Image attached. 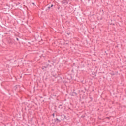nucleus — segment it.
I'll return each mask as SVG.
<instances>
[{
  "instance_id": "nucleus-1",
  "label": "nucleus",
  "mask_w": 126,
  "mask_h": 126,
  "mask_svg": "<svg viewBox=\"0 0 126 126\" xmlns=\"http://www.w3.org/2000/svg\"><path fill=\"white\" fill-rule=\"evenodd\" d=\"M53 66L54 63H52V65H50V64H48L46 63H44L42 64L41 69L44 70V71H46V70H52L53 68L52 67Z\"/></svg>"
},
{
  "instance_id": "nucleus-2",
  "label": "nucleus",
  "mask_w": 126,
  "mask_h": 126,
  "mask_svg": "<svg viewBox=\"0 0 126 126\" xmlns=\"http://www.w3.org/2000/svg\"><path fill=\"white\" fill-rule=\"evenodd\" d=\"M68 0H63L61 2L62 4H68Z\"/></svg>"
},
{
  "instance_id": "nucleus-3",
  "label": "nucleus",
  "mask_w": 126,
  "mask_h": 126,
  "mask_svg": "<svg viewBox=\"0 0 126 126\" xmlns=\"http://www.w3.org/2000/svg\"><path fill=\"white\" fill-rule=\"evenodd\" d=\"M50 9H51V7H50V6H48V7L46 9V11H47V12H49V11H50Z\"/></svg>"
},
{
  "instance_id": "nucleus-4",
  "label": "nucleus",
  "mask_w": 126,
  "mask_h": 126,
  "mask_svg": "<svg viewBox=\"0 0 126 126\" xmlns=\"http://www.w3.org/2000/svg\"><path fill=\"white\" fill-rule=\"evenodd\" d=\"M55 122H56V121H58L57 123H61V120H59L58 118H56V119L54 120Z\"/></svg>"
},
{
  "instance_id": "nucleus-5",
  "label": "nucleus",
  "mask_w": 126,
  "mask_h": 126,
  "mask_svg": "<svg viewBox=\"0 0 126 126\" xmlns=\"http://www.w3.org/2000/svg\"><path fill=\"white\" fill-rule=\"evenodd\" d=\"M62 106H63V104H60L59 106H58V108L59 109H63V107Z\"/></svg>"
},
{
  "instance_id": "nucleus-6",
  "label": "nucleus",
  "mask_w": 126,
  "mask_h": 126,
  "mask_svg": "<svg viewBox=\"0 0 126 126\" xmlns=\"http://www.w3.org/2000/svg\"><path fill=\"white\" fill-rule=\"evenodd\" d=\"M27 1V3H28V4H29V3H30V2H31V0H26Z\"/></svg>"
},
{
  "instance_id": "nucleus-7",
  "label": "nucleus",
  "mask_w": 126,
  "mask_h": 126,
  "mask_svg": "<svg viewBox=\"0 0 126 126\" xmlns=\"http://www.w3.org/2000/svg\"><path fill=\"white\" fill-rule=\"evenodd\" d=\"M75 95V92H73L71 94V96H73Z\"/></svg>"
},
{
  "instance_id": "nucleus-8",
  "label": "nucleus",
  "mask_w": 126,
  "mask_h": 126,
  "mask_svg": "<svg viewBox=\"0 0 126 126\" xmlns=\"http://www.w3.org/2000/svg\"><path fill=\"white\" fill-rule=\"evenodd\" d=\"M21 3H20V2H18V3H17V4H16V6H18V5H19V4H21Z\"/></svg>"
},
{
  "instance_id": "nucleus-9",
  "label": "nucleus",
  "mask_w": 126,
  "mask_h": 126,
  "mask_svg": "<svg viewBox=\"0 0 126 126\" xmlns=\"http://www.w3.org/2000/svg\"><path fill=\"white\" fill-rule=\"evenodd\" d=\"M53 6H54V5H53V4H52V5H51V6H50V7L51 8H52V7H53Z\"/></svg>"
},
{
  "instance_id": "nucleus-10",
  "label": "nucleus",
  "mask_w": 126,
  "mask_h": 126,
  "mask_svg": "<svg viewBox=\"0 0 126 126\" xmlns=\"http://www.w3.org/2000/svg\"><path fill=\"white\" fill-rule=\"evenodd\" d=\"M52 116H53V118H54L55 117V113H53Z\"/></svg>"
},
{
  "instance_id": "nucleus-11",
  "label": "nucleus",
  "mask_w": 126,
  "mask_h": 126,
  "mask_svg": "<svg viewBox=\"0 0 126 126\" xmlns=\"http://www.w3.org/2000/svg\"><path fill=\"white\" fill-rule=\"evenodd\" d=\"M111 75L112 76L115 75V73H111Z\"/></svg>"
},
{
  "instance_id": "nucleus-12",
  "label": "nucleus",
  "mask_w": 126,
  "mask_h": 126,
  "mask_svg": "<svg viewBox=\"0 0 126 126\" xmlns=\"http://www.w3.org/2000/svg\"><path fill=\"white\" fill-rule=\"evenodd\" d=\"M16 40L17 41H19V39H18V38H16Z\"/></svg>"
},
{
  "instance_id": "nucleus-13",
  "label": "nucleus",
  "mask_w": 126,
  "mask_h": 126,
  "mask_svg": "<svg viewBox=\"0 0 126 126\" xmlns=\"http://www.w3.org/2000/svg\"><path fill=\"white\" fill-rule=\"evenodd\" d=\"M48 63H51V61L50 60H48Z\"/></svg>"
},
{
  "instance_id": "nucleus-14",
  "label": "nucleus",
  "mask_w": 126,
  "mask_h": 126,
  "mask_svg": "<svg viewBox=\"0 0 126 126\" xmlns=\"http://www.w3.org/2000/svg\"><path fill=\"white\" fill-rule=\"evenodd\" d=\"M32 4H33V5H35V3H32Z\"/></svg>"
},
{
  "instance_id": "nucleus-15",
  "label": "nucleus",
  "mask_w": 126,
  "mask_h": 126,
  "mask_svg": "<svg viewBox=\"0 0 126 126\" xmlns=\"http://www.w3.org/2000/svg\"><path fill=\"white\" fill-rule=\"evenodd\" d=\"M40 98H41L42 99V98H43V97L40 96Z\"/></svg>"
},
{
  "instance_id": "nucleus-16",
  "label": "nucleus",
  "mask_w": 126,
  "mask_h": 126,
  "mask_svg": "<svg viewBox=\"0 0 126 126\" xmlns=\"http://www.w3.org/2000/svg\"><path fill=\"white\" fill-rule=\"evenodd\" d=\"M65 118H66V116H64V119H65Z\"/></svg>"
},
{
  "instance_id": "nucleus-17",
  "label": "nucleus",
  "mask_w": 126,
  "mask_h": 126,
  "mask_svg": "<svg viewBox=\"0 0 126 126\" xmlns=\"http://www.w3.org/2000/svg\"><path fill=\"white\" fill-rule=\"evenodd\" d=\"M105 53H107V51H105Z\"/></svg>"
},
{
  "instance_id": "nucleus-18",
  "label": "nucleus",
  "mask_w": 126,
  "mask_h": 126,
  "mask_svg": "<svg viewBox=\"0 0 126 126\" xmlns=\"http://www.w3.org/2000/svg\"><path fill=\"white\" fill-rule=\"evenodd\" d=\"M42 102H44V100H43Z\"/></svg>"
}]
</instances>
